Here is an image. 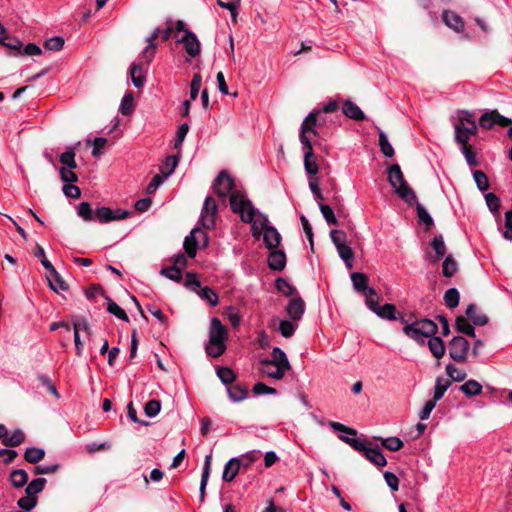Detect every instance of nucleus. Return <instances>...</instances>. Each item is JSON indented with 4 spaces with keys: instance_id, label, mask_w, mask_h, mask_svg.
Listing matches in <instances>:
<instances>
[{
    "instance_id": "f257e3e1",
    "label": "nucleus",
    "mask_w": 512,
    "mask_h": 512,
    "mask_svg": "<svg viewBox=\"0 0 512 512\" xmlns=\"http://www.w3.org/2000/svg\"><path fill=\"white\" fill-rule=\"evenodd\" d=\"M231 210L240 216L244 223L251 225L254 238L263 235V241L268 249L277 248L281 242V235L277 229L268 225V218L258 211L252 202L241 193H234L231 197Z\"/></svg>"
},
{
    "instance_id": "f03ea898",
    "label": "nucleus",
    "mask_w": 512,
    "mask_h": 512,
    "mask_svg": "<svg viewBox=\"0 0 512 512\" xmlns=\"http://www.w3.org/2000/svg\"><path fill=\"white\" fill-rule=\"evenodd\" d=\"M272 359H263L260 361L261 372L276 380L284 378L286 373L291 370L290 362L286 353L279 347H274L271 352Z\"/></svg>"
},
{
    "instance_id": "7ed1b4c3",
    "label": "nucleus",
    "mask_w": 512,
    "mask_h": 512,
    "mask_svg": "<svg viewBox=\"0 0 512 512\" xmlns=\"http://www.w3.org/2000/svg\"><path fill=\"white\" fill-rule=\"evenodd\" d=\"M208 336L209 340L205 347L206 353L213 358H218L223 355L227 348L228 331L216 317L212 318L210 321Z\"/></svg>"
},
{
    "instance_id": "20e7f679",
    "label": "nucleus",
    "mask_w": 512,
    "mask_h": 512,
    "mask_svg": "<svg viewBox=\"0 0 512 512\" xmlns=\"http://www.w3.org/2000/svg\"><path fill=\"white\" fill-rule=\"evenodd\" d=\"M388 181L394 188L395 193L409 206L414 205L417 196L414 190L408 185L404 179V175L398 164H393L388 170Z\"/></svg>"
},
{
    "instance_id": "39448f33",
    "label": "nucleus",
    "mask_w": 512,
    "mask_h": 512,
    "mask_svg": "<svg viewBox=\"0 0 512 512\" xmlns=\"http://www.w3.org/2000/svg\"><path fill=\"white\" fill-rule=\"evenodd\" d=\"M438 327L435 322L429 319H421L403 327V332L419 344H424L426 339L435 335Z\"/></svg>"
},
{
    "instance_id": "423d86ee",
    "label": "nucleus",
    "mask_w": 512,
    "mask_h": 512,
    "mask_svg": "<svg viewBox=\"0 0 512 512\" xmlns=\"http://www.w3.org/2000/svg\"><path fill=\"white\" fill-rule=\"evenodd\" d=\"M478 131V126L472 115L467 111H460L454 122V135L457 144H467L470 137Z\"/></svg>"
},
{
    "instance_id": "0eeeda50",
    "label": "nucleus",
    "mask_w": 512,
    "mask_h": 512,
    "mask_svg": "<svg viewBox=\"0 0 512 512\" xmlns=\"http://www.w3.org/2000/svg\"><path fill=\"white\" fill-rule=\"evenodd\" d=\"M214 192L221 198H226L228 195L231 197L234 193H241L247 197L242 191L235 189L233 178L226 172L221 171L213 182Z\"/></svg>"
},
{
    "instance_id": "6e6552de",
    "label": "nucleus",
    "mask_w": 512,
    "mask_h": 512,
    "mask_svg": "<svg viewBox=\"0 0 512 512\" xmlns=\"http://www.w3.org/2000/svg\"><path fill=\"white\" fill-rule=\"evenodd\" d=\"M208 244L207 234L200 228H194L188 236L185 237L183 247L190 258H194L197 249Z\"/></svg>"
},
{
    "instance_id": "1a4fd4ad",
    "label": "nucleus",
    "mask_w": 512,
    "mask_h": 512,
    "mask_svg": "<svg viewBox=\"0 0 512 512\" xmlns=\"http://www.w3.org/2000/svg\"><path fill=\"white\" fill-rule=\"evenodd\" d=\"M479 125L484 129H490L494 125L501 127H510L508 136L512 138V120L508 117L501 115L497 110L485 112L479 119Z\"/></svg>"
},
{
    "instance_id": "9d476101",
    "label": "nucleus",
    "mask_w": 512,
    "mask_h": 512,
    "mask_svg": "<svg viewBox=\"0 0 512 512\" xmlns=\"http://www.w3.org/2000/svg\"><path fill=\"white\" fill-rule=\"evenodd\" d=\"M217 212H218V207H217L216 201L214 200L213 197L207 196L204 201V204H203V207L201 210L200 219H199V222L203 228H206V229L214 228L215 223H216Z\"/></svg>"
},
{
    "instance_id": "9b49d317",
    "label": "nucleus",
    "mask_w": 512,
    "mask_h": 512,
    "mask_svg": "<svg viewBox=\"0 0 512 512\" xmlns=\"http://www.w3.org/2000/svg\"><path fill=\"white\" fill-rule=\"evenodd\" d=\"M320 114V110H313L303 120L299 134L301 144H312L308 134H316V126L319 125L318 116Z\"/></svg>"
},
{
    "instance_id": "f8f14e48",
    "label": "nucleus",
    "mask_w": 512,
    "mask_h": 512,
    "mask_svg": "<svg viewBox=\"0 0 512 512\" xmlns=\"http://www.w3.org/2000/svg\"><path fill=\"white\" fill-rule=\"evenodd\" d=\"M469 347V342L464 337L455 336L449 343V355L456 362H465Z\"/></svg>"
},
{
    "instance_id": "ddd939ff",
    "label": "nucleus",
    "mask_w": 512,
    "mask_h": 512,
    "mask_svg": "<svg viewBox=\"0 0 512 512\" xmlns=\"http://www.w3.org/2000/svg\"><path fill=\"white\" fill-rule=\"evenodd\" d=\"M43 267L49 272L47 276V280L49 283V287L59 293L60 291H65L68 289L67 283L62 279L60 274L55 270L52 263L48 260L43 261Z\"/></svg>"
},
{
    "instance_id": "4468645a",
    "label": "nucleus",
    "mask_w": 512,
    "mask_h": 512,
    "mask_svg": "<svg viewBox=\"0 0 512 512\" xmlns=\"http://www.w3.org/2000/svg\"><path fill=\"white\" fill-rule=\"evenodd\" d=\"M177 42L183 44L186 53L194 58L200 53V42L195 33L185 30V35L177 38Z\"/></svg>"
},
{
    "instance_id": "2eb2a0df",
    "label": "nucleus",
    "mask_w": 512,
    "mask_h": 512,
    "mask_svg": "<svg viewBox=\"0 0 512 512\" xmlns=\"http://www.w3.org/2000/svg\"><path fill=\"white\" fill-rule=\"evenodd\" d=\"M128 216L127 211L112 210L108 207H99L95 210L94 221L108 223L114 220H121Z\"/></svg>"
},
{
    "instance_id": "dca6fc26",
    "label": "nucleus",
    "mask_w": 512,
    "mask_h": 512,
    "mask_svg": "<svg viewBox=\"0 0 512 512\" xmlns=\"http://www.w3.org/2000/svg\"><path fill=\"white\" fill-rule=\"evenodd\" d=\"M304 150V168L309 178H317L318 164L313 152L312 144H302Z\"/></svg>"
},
{
    "instance_id": "f3484780",
    "label": "nucleus",
    "mask_w": 512,
    "mask_h": 512,
    "mask_svg": "<svg viewBox=\"0 0 512 512\" xmlns=\"http://www.w3.org/2000/svg\"><path fill=\"white\" fill-rule=\"evenodd\" d=\"M431 247L433 248L435 254L426 253L425 260L430 264H436L441 257H443L446 253V245L444 243V239L442 235L435 236L431 243Z\"/></svg>"
},
{
    "instance_id": "a211bd4d",
    "label": "nucleus",
    "mask_w": 512,
    "mask_h": 512,
    "mask_svg": "<svg viewBox=\"0 0 512 512\" xmlns=\"http://www.w3.org/2000/svg\"><path fill=\"white\" fill-rule=\"evenodd\" d=\"M286 311L293 321H299L305 312V302L300 297L292 298L286 307Z\"/></svg>"
},
{
    "instance_id": "6ab92c4d",
    "label": "nucleus",
    "mask_w": 512,
    "mask_h": 512,
    "mask_svg": "<svg viewBox=\"0 0 512 512\" xmlns=\"http://www.w3.org/2000/svg\"><path fill=\"white\" fill-rule=\"evenodd\" d=\"M240 458H231L224 466L222 479L225 482H231L234 480L240 469Z\"/></svg>"
},
{
    "instance_id": "aec40b11",
    "label": "nucleus",
    "mask_w": 512,
    "mask_h": 512,
    "mask_svg": "<svg viewBox=\"0 0 512 512\" xmlns=\"http://www.w3.org/2000/svg\"><path fill=\"white\" fill-rule=\"evenodd\" d=\"M442 20L448 27L457 32H460L464 29V22L462 18L450 10H445L443 12Z\"/></svg>"
},
{
    "instance_id": "412c9836",
    "label": "nucleus",
    "mask_w": 512,
    "mask_h": 512,
    "mask_svg": "<svg viewBox=\"0 0 512 512\" xmlns=\"http://www.w3.org/2000/svg\"><path fill=\"white\" fill-rule=\"evenodd\" d=\"M269 268L274 271H281L286 265V255L283 251L274 250L271 251L268 256Z\"/></svg>"
},
{
    "instance_id": "4be33fe9",
    "label": "nucleus",
    "mask_w": 512,
    "mask_h": 512,
    "mask_svg": "<svg viewBox=\"0 0 512 512\" xmlns=\"http://www.w3.org/2000/svg\"><path fill=\"white\" fill-rule=\"evenodd\" d=\"M161 30L159 28L155 29L154 32L147 38V46L142 52V58L145 60L147 64H149L155 55L156 45L154 41L159 37Z\"/></svg>"
},
{
    "instance_id": "5701e85b",
    "label": "nucleus",
    "mask_w": 512,
    "mask_h": 512,
    "mask_svg": "<svg viewBox=\"0 0 512 512\" xmlns=\"http://www.w3.org/2000/svg\"><path fill=\"white\" fill-rule=\"evenodd\" d=\"M428 347L432 355L437 359H441L446 351L444 341L435 335L428 339Z\"/></svg>"
},
{
    "instance_id": "b1692460",
    "label": "nucleus",
    "mask_w": 512,
    "mask_h": 512,
    "mask_svg": "<svg viewBox=\"0 0 512 512\" xmlns=\"http://www.w3.org/2000/svg\"><path fill=\"white\" fill-rule=\"evenodd\" d=\"M343 113L356 121H362L365 118L363 111L352 101H345L342 106Z\"/></svg>"
},
{
    "instance_id": "393cba45",
    "label": "nucleus",
    "mask_w": 512,
    "mask_h": 512,
    "mask_svg": "<svg viewBox=\"0 0 512 512\" xmlns=\"http://www.w3.org/2000/svg\"><path fill=\"white\" fill-rule=\"evenodd\" d=\"M351 281L354 289L359 293H366L371 287H368V278L365 274L354 272L351 274Z\"/></svg>"
},
{
    "instance_id": "a878e982",
    "label": "nucleus",
    "mask_w": 512,
    "mask_h": 512,
    "mask_svg": "<svg viewBox=\"0 0 512 512\" xmlns=\"http://www.w3.org/2000/svg\"><path fill=\"white\" fill-rule=\"evenodd\" d=\"M211 461H212V454H209L205 457L203 469H202V475H201V482H200V500H204L205 496V489L206 485L208 483L209 475H210V469H211Z\"/></svg>"
},
{
    "instance_id": "bb28decb",
    "label": "nucleus",
    "mask_w": 512,
    "mask_h": 512,
    "mask_svg": "<svg viewBox=\"0 0 512 512\" xmlns=\"http://www.w3.org/2000/svg\"><path fill=\"white\" fill-rule=\"evenodd\" d=\"M132 83L136 88H141L144 85L145 78L143 76V67L140 63H132L129 69Z\"/></svg>"
},
{
    "instance_id": "cd10ccee",
    "label": "nucleus",
    "mask_w": 512,
    "mask_h": 512,
    "mask_svg": "<svg viewBox=\"0 0 512 512\" xmlns=\"http://www.w3.org/2000/svg\"><path fill=\"white\" fill-rule=\"evenodd\" d=\"M375 310L376 311H373V312L382 319H387V320H396L397 319L396 307L393 304H384L382 306L378 305Z\"/></svg>"
},
{
    "instance_id": "c85d7f7f",
    "label": "nucleus",
    "mask_w": 512,
    "mask_h": 512,
    "mask_svg": "<svg viewBox=\"0 0 512 512\" xmlns=\"http://www.w3.org/2000/svg\"><path fill=\"white\" fill-rule=\"evenodd\" d=\"M466 315L476 325H485L488 322V318L483 313L479 312L478 308L474 304H470L466 309Z\"/></svg>"
},
{
    "instance_id": "c756f323",
    "label": "nucleus",
    "mask_w": 512,
    "mask_h": 512,
    "mask_svg": "<svg viewBox=\"0 0 512 512\" xmlns=\"http://www.w3.org/2000/svg\"><path fill=\"white\" fill-rule=\"evenodd\" d=\"M364 455L376 466L383 467L387 464V460L379 448H369Z\"/></svg>"
},
{
    "instance_id": "7c9ffc66",
    "label": "nucleus",
    "mask_w": 512,
    "mask_h": 512,
    "mask_svg": "<svg viewBox=\"0 0 512 512\" xmlns=\"http://www.w3.org/2000/svg\"><path fill=\"white\" fill-rule=\"evenodd\" d=\"M451 381L443 377H437L434 386L433 400L439 401L447 389L450 387Z\"/></svg>"
},
{
    "instance_id": "2f4dec72",
    "label": "nucleus",
    "mask_w": 512,
    "mask_h": 512,
    "mask_svg": "<svg viewBox=\"0 0 512 512\" xmlns=\"http://www.w3.org/2000/svg\"><path fill=\"white\" fill-rule=\"evenodd\" d=\"M197 295L202 300H205L206 302H208L209 305L212 307L216 306L219 302V297H218L217 293L212 288L207 287V286L200 288L197 291Z\"/></svg>"
},
{
    "instance_id": "473e14b6",
    "label": "nucleus",
    "mask_w": 512,
    "mask_h": 512,
    "mask_svg": "<svg viewBox=\"0 0 512 512\" xmlns=\"http://www.w3.org/2000/svg\"><path fill=\"white\" fill-rule=\"evenodd\" d=\"M460 390L467 396L472 397L482 392V386L476 380H468L460 386Z\"/></svg>"
},
{
    "instance_id": "72a5a7b5",
    "label": "nucleus",
    "mask_w": 512,
    "mask_h": 512,
    "mask_svg": "<svg viewBox=\"0 0 512 512\" xmlns=\"http://www.w3.org/2000/svg\"><path fill=\"white\" fill-rule=\"evenodd\" d=\"M45 456V451L42 448L29 447L24 453V458L31 464H36L41 461Z\"/></svg>"
},
{
    "instance_id": "f704fd0d",
    "label": "nucleus",
    "mask_w": 512,
    "mask_h": 512,
    "mask_svg": "<svg viewBox=\"0 0 512 512\" xmlns=\"http://www.w3.org/2000/svg\"><path fill=\"white\" fill-rule=\"evenodd\" d=\"M45 484V478H36L27 484L25 493L29 496L37 497V494L43 491Z\"/></svg>"
},
{
    "instance_id": "c9c22d12",
    "label": "nucleus",
    "mask_w": 512,
    "mask_h": 512,
    "mask_svg": "<svg viewBox=\"0 0 512 512\" xmlns=\"http://www.w3.org/2000/svg\"><path fill=\"white\" fill-rule=\"evenodd\" d=\"M10 481L14 487L21 488L28 481V473L23 469L13 470L10 474Z\"/></svg>"
},
{
    "instance_id": "e433bc0d",
    "label": "nucleus",
    "mask_w": 512,
    "mask_h": 512,
    "mask_svg": "<svg viewBox=\"0 0 512 512\" xmlns=\"http://www.w3.org/2000/svg\"><path fill=\"white\" fill-rule=\"evenodd\" d=\"M458 264L452 255H447L442 264V273L445 277L450 278L456 274Z\"/></svg>"
},
{
    "instance_id": "4c0bfd02",
    "label": "nucleus",
    "mask_w": 512,
    "mask_h": 512,
    "mask_svg": "<svg viewBox=\"0 0 512 512\" xmlns=\"http://www.w3.org/2000/svg\"><path fill=\"white\" fill-rule=\"evenodd\" d=\"M227 392L231 400L238 402L247 397L248 391L240 385H232L227 387Z\"/></svg>"
},
{
    "instance_id": "58836bf2",
    "label": "nucleus",
    "mask_w": 512,
    "mask_h": 512,
    "mask_svg": "<svg viewBox=\"0 0 512 512\" xmlns=\"http://www.w3.org/2000/svg\"><path fill=\"white\" fill-rule=\"evenodd\" d=\"M178 161L179 160H178L177 156L170 155V156L166 157L164 163L162 164V166L160 168L161 173L163 174L164 178H167L174 172L175 168L178 165Z\"/></svg>"
},
{
    "instance_id": "ea45409f",
    "label": "nucleus",
    "mask_w": 512,
    "mask_h": 512,
    "mask_svg": "<svg viewBox=\"0 0 512 512\" xmlns=\"http://www.w3.org/2000/svg\"><path fill=\"white\" fill-rule=\"evenodd\" d=\"M77 214L84 221H94L95 211L92 210V207L88 202H82L78 205Z\"/></svg>"
},
{
    "instance_id": "a19ab883",
    "label": "nucleus",
    "mask_w": 512,
    "mask_h": 512,
    "mask_svg": "<svg viewBox=\"0 0 512 512\" xmlns=\"http://www.w3.org/2000/svg\"><path fill=\"white\" fill-rule=\"evenodd\" d=\"M25 441V434L21 430H15L11 436L4 437L3 444L5 446L16 447Z\"/></svg>"
},
{
    "instance_id": "79ce46f5",
    "label": "nucleus",
    "mask_w": 512,
    "mask_h": 512,
    "mask_svg": "<svg viewBox=\"0 0 512 512\" xmlns=\"http://www.w3.org/2000/svg\"><path fill=\"white\" fill-rule=\"evenodd\" d=\"M379 147L386 157L391 158L394 156V149L383 131L379 133Z\"/></svg>"
},
{
    "instance_id": "37998d69",
    "label": "nucleus",
    "mask_w": 512,
    "mask_h": 512,
    "mask_svg": "<svg viewBox=\"0 0 512 512\" xmlns=\"http://www.w3.org/2000/svg\"><path fill=\"white\" fill-rule=\"evenodd\" d=\"M460 295L456 288L448 289L444 294V301L448 308H455L459 304Z\"/></svg>"
},
{
    "instance_id": "c03bdc74",
    "label": "nucleus",
    "mask_w": 512,
    "mask_h": 512,
    "mask_svg": "<svg viewBox=\"0 0 512 512\" xmlns=\"http://www.w3.org/2000/svg\"><path fill=\"white\" fill-rule=\"evenodd\" d=\"M456 328L460 333H463L468 336H475L474 327L464 317H458L456 319Z\"/></svg>"
},
{
    "instance_id": "a18cd8bd",
    "label": "nucleus",
    "mask_w": 512,
    "mask_h": 512,
    "mask_svg": "<svg viewBox=\"0 0 512 512\" xmlns=\"http://www.w3.org/2000/svg\"><path fill=\"white\" fill-rule=\"evenodd\" d=\"M415 204L419 222L425 224L428 228L432 227L434 225V221L428 211L417 201Z\"/></svg>"
},
{
    "instance_id": "49530a36",
    "label": "nucleus",
    "mask_w": 512,
    "mask_h": 512,
    "mask_svg": "<svg viewBox=\"0 0 512 512\" xmlns=\"http://www.w3.org/2000/svg\"><path fill=\"white\" fill-rule=\"evenodd\" d=\"M446 373L455 382L464 381L467 376V374L464 371L458 369L455 365L451 363L446 365Z\"/></svg>"
},
{
    "instance_id": "de8ad7c7",
    "label": "nucleus",
    "mask_w": 512,
    "mask_h": 512,
    "mask_svg": "<svg viewBox=\"0 0 512 512\" xmlns=\"http://www.w3.org/2000/svg\"><path fill=\"white\" fill-rule=\"evenodd\" d=\"M217 376L223 384H231L235 380V373L228 367H220L217 369Z\"/></svg>"
},
{
    "instance_id": "09e8293b",
    "label": "nucleus",
    "mask_w": 512,
    "mask_h": 512,
    "mask_svg": "<svg viewBox=\"0 0 512 512\" xmlns=\"http://www.w3.org/2000/svg\"><path fill=\"white\" fill-rule=\"evenodd\" d=\"M133 101H134V98H133L132 93H127L123 96L121 103H120V107H119V111L122 115H130L131 114L132 108H133Z\"/></svg>"
},
{
    "instance_id": "8fccbe9b",
    "label": "nucleus",
    "mask_w": 512,
    "mask_h": 512,
    "mask_svg": "<svg viewBox=\"0 0 512 512\" xmlns=\"http://www.w3.org/2000/svg\"><path fill=\"white\" fill-rule=\"evenodd\" d=\"M107 310L109 313L113 314L115 317L128 322L129 317L126 312L114 301L109 300Z\"/></svg>"
},
{
    "instance_id": "3c124183",
    "label": "nucleus",
    "mask_w": 512,
    "mask_h": 512,
    "mask_svg": "<svg viewBox=\"0 0 512 512\" xmlns=\"http://www.w3.org/2000/svg\"><path fill=\"white\" fill-rule=\"evenodd\" d=\"M161 410V403L159 400L152 399L149 400L144 407V412L146 416L152 418L159 414Z\"/></svg>"
},
{
    "instance_id": "603ef678",
    "label": "nucleus",
    "mask_w": 512,
    "mask_h": 512,
    "mask_svg": "<svg viewBox=\"0 0 512 512\" xmlns=\"http://www.w3.org/2000/svg\"><path fill=\"white\" fill-rule=\"evenodd\" d=\"M382 445L390 451H398L403 447L404 443L400 438L393 436L383 439Z\"/></svg>"
},
{
    "instance_id": "864d4df0",
    "label": "nucleus",
    "mask_w": 512,
    "mask_h": 512,
    "mask_svg": "<svg viewBox=\"0 0 512 512\" xmlns=\"http://www.w3.org/2000/svg\"><path fill=\"white\" fill-rule=\"evenodd\" d=\"M319 208H320V211H321L324 219L326 220V222L329 225H336L337 224V219L335 217L334 211H333V209L329 205L323 204V203H319Z\"/></svg>"
},
{
    "instance_id": "5fc2aeb1",
    "label": "nucleus",
    "mask_w": 512,
    "mask_h": 512,
    "mask_svg": "<svg viewBox=\"0 0 512 512\" xmlns=\"http://www.w3.org/2000/svg\"><path fill=\"white\" fill-rule=\"evenodd\" d=\"M475 183L480 191H486L489 187V181L486 174L481 170H476L473 173Z\"/></svg>"
},
{
    "instance_id": "6e6d98bb",
    "label": "nucleus",
    "mask_w": 512,
    "mask_h": 512,
    "mask_svg": "<svg viewBox=\"0 0 512 512\" xmlns=\"http://www.w3.org/2000/svg\"><path fill=\"white\" fill-rule=\"evenodd\" d=\"M37 502H38L37 497H32V496H29L28 494H26V496L21 497L18 500L17 504L22 510L30 511L37 505Z\"/></svg>"
},
{
    "instance_id": "4d7b16f0",
    "label": "nucleus",
    "mask_w": 512,
    "mask_h": 512,
    "mask_svg": "<svg viewBox=\"0 0 512 512\" xmlns=\"http://www.w3.org/2000/svg\"><path fill=\"white\" fill-rule=\"evenodd\" d=\"M461 147V152L463 153L468 165L476 166L478 164L475 153L472 150V147L467 144H459Z\"/></svg>"
},
{
    "instance_id": "13d9d810",
    "label": "nucleus",
    "mask_w": 512,
    "mask_h": 512,
    "mask_svg": "<svg viewBox=\"0 0 512 512\" xmlns=\"http://www.w3.org/2000/svg\"><path fill=\"white\" fill-rule=\"evenodd\" d=\"M64 39L60 36H54L45 41V48L51 51H60L64 46Z\"/></svg>"
},
{
    "instance_id": "bf43d9fd",
    "label": "nucleus",
    "mask_w": 512,
    "mask_h": 512,
    "mask_svg": "<svg viewBox=\"0 0 512 512\" xmlns=\"http://www.w3.org/2000/svg\"><path fill=\"white\" fill-rule=\"evenodd\" d=\"M296 328L297 325L293 324L288 320H282L279 323V331L281 335L285 338L291 337L294 334Z\"/></svg>"
},
{
    "instance_id": "052dcab7",
    "label": "nucleus",
    "mask_w": 512,
    "mask_h": 512,
    "mask_svg": "<svg viewBox=\"0 0 512 512\" xmlns=\"http://www.w3.org/2000/svg\"><path fill=\"white\" fill-rule=\"evenodd\" d=\"M60 162L67 166L70 169H75L77 167L76 161H75V153L73 149H70L60 155Z\"/></svg>"
},
{
    "instance_id": "680f3d73",
    "label": "nucleus",
    "mask_w": 512,
    "mask_h": 512,
    "mask_svg": "<svg viewBox=\"0 0 512 512\" xmlns=\"http://www.w3.org/2000/svg\"><path fill=\"white\" fill-rule=\"evenodd\" d=\"M160 273L161 275L167 277L168 279L178 283L181 282L182 280L181 271L174 267H164L161 269Z\"/></svg>"
},
{
    "instance_id": "e2e57ef3",
    "label": "nucleus",
    "mask_w": 512,
    "mask_h": 512,
    "mask_svg": "<svg viewBox=\"0 0 512 512\" xmlns=\"http://www.w3.org/2000/svg\"><path fill=\"white\" fill-rule=\"evenodd\" d=\"M275 287L279 292H281L285 296H290L294 292V287L283 278H278L276 280Z\"/></svg>"
},
{
    "instance_id": "0e129e2a",
    "label": "nucleus",
    "mask_w": 512,
    "mask_h": 512,
    "mask_svg": "<svg viewBox=\"0 0 512 512\" xmlns=\"http://www.w3.org/2000/svg\"><path fill=\"white\" fill-rule=\"evenodd\" d=\"M363 295L365 296V302H366V305L368 306V308L371 311H376L375 309L379 304H378V297H377V293H376L375 289L374 288L369 289Z\"/></svg>"
},
{
    "instance_id": "69168bd1",
    "label": "nucleus",
    "mask_w": 512,
    "mask_h": 512,
    "mask_svg": "<svg viewBox=\"0 0 512 512\" xmlns=\"http://www.w3.org/2000/svg\"><path fill=\"white\" fill-rule=\"evenodd\" d=\"M485 201L491 212H498L500 208V199L496 194L491 192L487 193L485 195Z\"/></svg>"
},
{
    "instance_id": "338daca9",
    "label": "nucleus",
    "mask_w": 512,
    "mask_h": 512,
    "mask_svg": "<svg viewBox=\"0 0 512 512\" xmlns=\"http://www.w3.org/2000/svg\"><path fill=\"white\" fill-rule=\"evenodd\" d=\"M185 286L190 290L197 293V291L201 288L200 281L195 273L188 272L185 278Z\"/></svg>"
},
{
    "instance_id": "774afa93",
    "label": "nucleus",
    "mask_w": 512,
    "mask_h": 512,
    "mask_svg": "<svg viewBox=\"0 0 512 512\" xmlns=\"http://www.w3.org/2000/svg\"><path fill=\"white\" fill-rule=\"evenodd\" d=\"M505 228L504 238L512 241V210L505 213Z\"/></svg>"
}]
</instances>
